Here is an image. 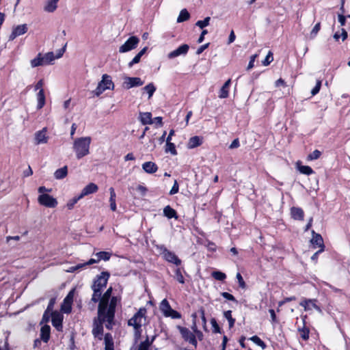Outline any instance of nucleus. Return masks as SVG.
Returning <instances> with one entry per match:
<instances>
[{
  "label": "nucleus",
  "mask_w": 350,
  "mask_h": 350,
  "mask_svg": "<svg viewBox=\"0 0 350 350\" xmlns=\"http://www.w3.org/2000/svg\"><path fill=\"white\" fill-rule=\"evenodd\" d=\"M112 288L109 287L99 301L98 310V317L101 321H107V327H111V321L114 319L116 308L120 303V297L117 296L111 297Z\"/></svg>",
  "instance_id": "f257e3e1"
},
{
  "label": "nucleus",
  "mask_w": 350,
  "mask_h": 350,
  "mask_svg": "<svg viewBox=\"0 0 350 350\" xmlns=\"http://www.w3.org/2000/svg\"><path fill=\"white\" fill-rule=\"evenodd\" d=\"M91 142L92 138L90 137H81L74 139L72 150L78 160L90 154Z\"/></svg>",
  "instance_id": "f03ea898"
},
{
  "label": "nucleus",
  "mask_w": 350,
  "mask_h": 350,
  "mask_svg": "<svg viewBox=\"0 0 350 350\" xmlns=\"http://www.w3.org/2000/svg\"><path fill=\"white\" fill-rule=\"evenodd\" d=\"M109 273L107 271H103L94 281L92 288L94 291L91 301L96 303L100 298L101 291L107 284L109 278Z\"/></svg>",
  "instance_id": "7ed1b4c3"
},
{
  "label": "nucleus",
  "mask_w": 350,
  "mask_h": 350,
  "mask_svg": "<svg viewBox=\"0 0 350 350\" xmlns=\"http://www.w3.org/2000/svg\"><path fill=\"white\" fill-rule=\"evenodd\" d=\"M146 312L145 308H140L128 321V325L133 327L136 337H139L142 334V326L146 321Z\"/></svg>",
  "instance_id": "20e7f679"
},
{
  "label": "nucleus",
  "mask_w": 350,
  "mask_h": 350,
  "mask_svg": "<svg viewBox=\"0 0 350 350\" xmlns=\"http://www.w3.org/2000/svg\"><path fill=\"white\" fill-rule=\"evenodd\" d=\"M114 83L109 75L105 74L102 76V80L98 83L96 88L94 90V94L99 96L107 90H113Z\"/></svg>",
  "instance_id": "39448f33"
},
{
  "label": "nucleus",
  "mask_w": 350,
  "mask_h": 350,
  "mask_svg": "<svg viewBox=\"0 0 350 350\" xmlns=\"http://www.w3.org/2000/svg\"><path fill=\"white\" fill-rule=\"evenodd\" d=\"M159 308L163 315L166 317H171L174 319L181 318V314L171 308L168 301L166 299H164L161 301Z\"/></svg>",
  "instance_id": "423d86ee"
},
{
  "label": "nucleus",
  "mask_w": 350,
  "mask_h": 350,
  "mask_svg": "<svg viewBox=\"0 0 350 350\" xmlns=\"http://www.w3.org/2000/svg\"><path fill=\"white\" fill-rule=\"evenodd\" d=\"M105 323V327L110 329L112 328L113 325L114 324V319L111 321V327H108L107 325L108 321H101L99 317H98V322L95 321L94 327L92 329V334L95 338H97L98 340L103 339V324Z\"/></svg>",
  "instance_id": "0eeeda50"
},
{
  "label": "nucleus",
  "mask_w": 350,
  "mask_h": 350,
  "mask_svg": "<svg viewBox=\"0 0 350 350\" xmlns=\"http://www.w3.org/2000/svg\"><path fill=\"white\" fill-rule=\"evenodd\" d=\"M177 329L179 330L183 338L189 342L190 344L197 347L198 342L196 338V335L192 333L188 328L182 326H177Z\"/></svg>",
  "instance_id": "6e6552de"
},
{
  "label": "nucleus",
  "mask_w": 350,
  "mask_h": 350,
  "mask_svg": "<svg viewBox=\"0 0 350 350\" xmlns=\"http://www.w3.org/2000/svg\"><path fill=\"white\" fill-rule=\"evenodd\" d=\"M66 44L57 51L56 55H55L53 52H48L42 55L44 65L52 64L55 59L62 57L66 51Z\"/></svg>",
  "instance_id": "1a4fd4ad"
},
{
  "label": "nucleus",
  "mask_w": 350,
  "mask_h": 350,
  "mask_svg": "<svg viewBox=\"0 0 350 350\" xmlns=\"http://www.w3.org/2000/svg\"><path fill=\"white\" fill-rule=\"evenodd\" d=\"M139 42V38L137 36L130 37L120 48V53H126L135 49Z\"/></svg>",
  "instance_id": "9d476101"
},
{
  "label": "nucleus",
  "mask_w": 350,
  "mask_h": 350,
  "mask_svg": "<svg viewBox=\"0 0 350 350\" xmlns=\"http://www.w3.org/2000/svg\"><path fill=\"white\" fill-rule=\"evenodd\" d=\"M317 300L316 299H306L303 298L299 303V305L304 308L305 311H310L312 309H315L319 313L322 312V310L317 304Z\"/></svg>",
  "instance_id": "9b49d317"
},
{
  "label": "nucleus",
  "mask_w": 350,
  "mask_h": 350,
  "mask_svg": "<svg viewBox=\"0 0 350 350\" xmlns=\"http://www.w3.org/2000/svg\"><path fill=\"white\" fill-rule=\"evenodd\" d=\"M38 202L46 207L54 208L57 205L55 198L49 194H41L38 198Z\"/></svg>",
  "instance_id": "f8f14e48"
},
{
  "label": "nucleus",
  "mask_w": 350,
  "mask_h": 350,
  "mask_svg": "<svg viewBox=\"0 0 350 350\" xmlns=\"http://www.w3.org/2000/svg\"><path fill=\"white\" fill-rule=\"evenodd\" d=\"M75 295V289L71 290L66 297L64 298L62 305V310L66 314H68L72 310V304L73 302Z\"/></svg>",
  "instance_id": "ddd939ff"
},
{
  "label": "nucleus",
  "mask_w": 350,
  "mask_h": 350,
  "mask_svg": "<svg viewBox=\"0 0 350 350\" xmlns=\"http://www.w3.org/2000/svg\"><path fill=\"white\" fill-rule=\"evenodd\" d=\"M144 84V81L139 77H125L123 81V87L127 90L133 87L141 86Z\"/></svg>",
  "instance_id": "4468645a"
},
{
  "label": "nucleus",
  "mask_w": 350,
  "mask_h": 350,
  "mask_svg": "<svg viewBox=\"0 0 350 350\" xmlns=\"http://www.w3.org/2000/svg\"><path fill=\"white\" fill-rule=\"evenodd\" d=\"M189 46L187 44H183L178 47L176 49L171 51L167 54L169 59H174L180 55H186L189 51Z\"/></svg>",
  "instance_id": "2eb2a0df"
},
{
  "label": "nucleus",
  "mask_w": 350,
  "mask_h": 350,
  "mask_svg": "<svg viewBox=\"0 0 350 350\" xmlns=\"http://www.w3.org/2000/svg\"><path fill=\"white\" fill-rule=\"evenodd\" d=\"M27 25L26 24L19 25L14 27L12 33L9 37L10 40H14L16 37L25 34L27 31Z\"/></svg>",
  "instance_id": "dca6fc26"
},
{
  "label": "nucleus",
  "mask_w": 350,
  "mask_h": 350,
  "mask_svg": "<svg viewBox=\"0 0 350 350\" xmlns=\"http://www.w3.org/2000/svg\"><path fill=\"white\" fill-rule=\"evenodd\" d=\"M62 321L63 316L58 312H52L51 313V321L53 327L56 328L57 331L62 329Z\"/></svg>",
  "instance_id": "f3484780"
},
{
  "label": "nucleus",
  "mask_w": 350,
  "mask_h": 350,
  "mask_svg": "<svg viewBox=\"0 0 350 350\" xmlns=\"http://www.w3.org/2000/svg\"><path fill=\"white\" fill-rule=\"evenodd\" d=\"M46 133L47 129L44 127L35 133L36 144L38 145L41 144H46L48 142L49 137L46 135Z\"/></svg>",
  "instance_id": "a211bd4d"
},
{
  "label": "nucleus",
  "mask_w": 350,
  "mask_h": 350,
  "mask_svg": "<svg viewBox=\"0 0 350 350\" xmlns=\"http://www.w3.org/2000/svg\"><path fill=\"white\" fill-rule=\"evenodd\" d=\"M111 256V254L108 252H99L96 254V256H97V259L91 258L88 262H86V264L91 265L92 264L98 262L100 260H109L110 257Z\"/></svg>",
  "instance_id": "6ab92c4d"
},
{
  "label": "nucleus",
  "mask_w": 350,
  "mask_h": 350,
  "mask_svg": "<svg viewBox=\"0 0 350 350\" xmlns=\"http://www.w3.org/2000/svg\"><path fill=\"white\" fill-rule=\"evenodd\" d=\"M163 256L165 259L172 263L175 264L176 265H180L181 263V260L178 258V256L174 253L166 249L164 250L163 252Z\"/></svg>",
  "instance_id": "aec40b11"
},
{
  "label": "nucleus",
  "mask_w": 350,
  "mask_h": 350,
  "mask_svg": "<svg viewBox=\"0 0 350 350\" xmlns=\"http://www.w3.org/2000/svg\"><path fill=\"white\" fill-rule=\"evenodd\" d=\"M312 238L311 239V243L314 248H317V247L321 248H325V245L323 243V240L321 234L316 233L314 230L312 231Z\"/></svg>",
  "instance_id": "412c9836"
},
{
  "label": "nucleus",
  "mask_w": 350,
  "mask_h": 350,
  "mask_svg": "<svg viewBox=\"0 0 350 350\" xmlns=\"http://www.w3.org/2000/svg\"><path fill=\"white\" fill-rule=\"evenodd\" d=\"M98 189V186L94 183H89L88 185H86L83 190L81 191V193L79 194V198H83L85 196H88L91 193H94L96 192Z\"/></svg>",
  "instance_id": "4be33fe9"
},
{
  "label": "nucleus",
  "mask_w": 350,
  "mask_h": 350,
  "mask_svg": "<svg viewBox=\"0 0 350 350\" xmlns=\"http://www.w3.org/2000/svg\"><path fill=\"white\" fill-rule=\"evenodd\" d=\"M202 137L200 136L192 137L189 139V142L187 143V148L189 149L195 148L202 144Z\"/></svg>",
  "instance_id": "5701e85b"
},
{
  "label": "nucleus",
  "mask_w": 350,
  "mask_h": 350,
  "mask_svg": "<svg viewBox=\"0 0 350 350\" xmlns=\"http://www.w3.org/2000/svg\"><path fill=\"white\" fill-rule=\"evenodd\" d=\"M142 169L148 174H153L158 170L157 165L152 161H147L142 164Z\"/></svg>",
  "instance_id": "b1692460"
},
{
  "label": "nucleus",
  "mask_w": 350,
  "mask_h": 350,
  "mask_svg": "<svg viewBox=\"0 0 350 350\" xmlns=\"http://www.w3.org/2000/svg\"><path fill=\"white\" fill-rule=\"evenodd\" d=\"M59 0H46L44 10L46 12H53L57 8Z\"/></svg>",
  "instance_id": "393cba45"
},
{
  "label": "nucleus",
  "mask_w": 350,
  "mask_h": 350,
  "mask_svg": "<svg viewBox=\"0 0 350 350\" xmlns=\"http://www.w3.org/2000/svg\"><path fill=\"white\" fill-rule=\"evenodd\" d=\"M139 120L144 125L152 124L154 122L152 119V114L150 112H142L139 113Z\"/></svg>",
  "instance_id": "a878e982"
},
{
  "label": "nucleus",
  "mask_w": 350,
  "mask_h": 350,
  "mask_svg": "<svg viewBox=\"0 0 350 350\" xmlns=\"http://www.w3.org/2000/svg\"><path fill=\"white\" fill-rule=\"evenodd\" d=\"M292 217L297 220H303L304 217V211L299 207H293L291 209Z\"/></svg>",
  "instance_id": "bb28decb"
},
{
  "label": "nucleus",
  "mask_w": 350,
  "mask_h": 350,
  "mask_svg": "<svg viewBox=\"0 0 350 350\" xmlns=\"http://www.w3.org/2000/svg\"><path fill=\"white\" fill-rule=\"evenodd\" d=\"M50 326L45 325L41 327L40 338L44 342H47L50 338Z\"/></svg>",
  "instance_id": "cd10ccee"
},
{
  "label": "nucleus",
  "mask_w": 350,
  "mask_h": 350,
  "mask_svg": "<svg viewBox=\"0 0 350 350\" xmlns=\"http://www.w3.org/2000/svg\"><path fill=\"white\" fill-rule=\"evenodd\" d=\"M105 350H113V340L111 334L107 333L104 337Z\"/></svg>",
  "instance_id": "c85d7f7f"
},
{
  "label": "nucleus",
  "mask_w": 350,
  "mask_h": 350,
  "mask_svg": "<svg viewBox=\"0 0 350 350\" xmlns=\"http://www.w3.org/2000/svg\"><path fill=\"white\" fill-rule=\"evenodd\" d=\"M163 215L168 219L175 218L177 219V213L174 209L170 206L167 205L163 208Z\"/></svg>",
  "instance_id": "c756f323"
},
{
  "label": "nucleus",
  "mask_w": 350,
  "mask_h": 350,
  "mask_svg": "<svg viewBox=\"0 0 350 350\" xmlns=\"http://www.w3.org/2000/svg\"><path fill=\"white\" fill-rule=\"evenodd\" d=\"M36 97H37V101H38L37 109H40L45 105V100L46 99H45V95H44V90H40L38 92V94L36 95Z\"/></svg>",
  "instance_id": "7c9ffc66"
},
{
  "label": "nucleus",
  "mask_w": 350,
  "mask_h": 350,
  "mask_svg": "<svg viewBox=\"0 0 350 350\" xmlns=\"http://www.w3.org/2000/svg\"><path fill=\"white\" fill-rule=\"evenodd\" d=\"M147 49V47L142 49L129 63V67L131 68L134 64L139 63L142 55L146 52Z\"/></svg>",
  "instance_id": "2f4dec72"
},
{
  "label": "nucleus",
  "mask_w": 350,
  "mask_h": 350,
  "mask_svg": "<svg viewBox=\"0 0 350 350\" xmlns=\"http://www.w3.org/2000/svg\"><path fill=\"white\" fill-rule=\"evenodd\" d=\"M68 174V168L67 166H64L63 167H61L59 169H57L55 173L54 176L56 179H62L65 178L67 176Z\"/></svg>",
  "instance_id": "473e14b6"
},
{
  "label": "nucleus",
  "mask_w": 350,
  "mask_h": 350,
  "mask_svg": "<svg viewBox=\"0 0 350 350\" xmlns=\"http://www.w3.org/2000/svg\"><path fill=\"white\" fill-rule=\"evenodd\" d=\"M30 64L32 68L44 66V64L43 62L42 55L41 53H38L36 57L31 60Z\"/></svg>",
  "instance_id": "72a5a7b5"
},
{
  "label": "nucleus",
  "mask_w": 350,
  "mask_h": 350,
  "mask_svg": "<svg viewBox=\"0 0 350 350\" xmlns=\"http://www.w3.org/2000/svg\"><path fill=\"white\" fill-rule=\"evenodd\" d=\"M109 192H110V208L113 211H115L116 210V193L114 191V189L113 187L109 188Z\"/></svg>",
  "instance_id": "f704fd0d"
},
{
  "label": "nucleus",
  "mask_w": 350,
  "mask_h": 350,
  "mask_svg": "<svg viewBox=\"0 0 350 350\" xmlns=\"http://www.w3.org/2000/svg\"><path fill=\"white\" fill-rule=\"evenodd\" d=\"M190 17V14L186 9H183L177 18V23H182L187 21Z\"/></svg>",
  "instance_id": "c9c22d12"
},
{
  "label": "nucleus",
  "mask_w": 350,
  "mask_h": 350,
  "mask_svg": "<svg viewBox=\"0 0 350 350\" xmlns=\"http://www.w3.org/2000/svg\"><path fill=\"white\" fill-rule=\"evenodd\" d=\"M154 339V337H153L151 340H149L148 337H147L146 339L144 341L142 342L139 344L138 349H139V350H148L149 347L152 343Z\"/></svg>",
  "instance_id": "e433bc0d"
},
{
  "label": "nucleus",
  "mask_w": 350,
  "mask_h": 350,
  "mask_svg": "<svg viewBox=\"0 0 350 350\" xmlns=\"http://www.w3.org/2000/svg\"><path fill=\"white\" fill-rule=\"evenodd\" d=\"M224 317L228 320L229 323V327L232 328L235 323V319L232 317V311L227 310L224 312Z\"/></svg>",
  "instance_id": "4c0bfd02"
},
{
  "label": "nucleus",
  "mask_w": 350,
  "mask_h": 350,
  "mask_svg": "<svg viewBox=\"0 0 350 350\" xmlns=\"http://www.w3.org/2000/svg\"><path fill=\"white\" fill-rule=\"evenodd\" d=\"M144 90L148 93V98H150L156 91V88L152 83H150L144 88Z\"/></svg>",
  "instance_id": "58836bf2"
},
{
  "label": "nucleus",
  "mask_w": 350,
  "mask_h": 350,
  "mask_svg": "<svg viewBox=\"0 0 350 350\" xmlns=\"http://www.w3.org/2000/svg\"><path fill=\"white\" fill-rule=\"evenodd\" d=\"M250 340L258 346L260 347L262 349H265L267 347L266 344L257 336H254L250 338Z\"/></svg>",
  "instance_id": "ea45409f"
},
{
  "label": "nucleus",
  "mask_w": 350,
  "mask_h": 350,
  "mask_svg": "<svg viewBox=\"0 0 350 350\" xmlns=\"http://www.w3.org/2000/svg\"><path fill=\"white\" fill-rule=\"evenodd\" d=\"M165 152H170L173 155L177 154V151L176 150L175 145L170 142H166L165 145Z\"/></svg>",
  "instance_id": "a19ab883"
},
{
  "label": "nucleus",
  "mask_w": 350,
  "mask_h": 350,
  "mask_svg": "<svg viewBox=\"0 0 350 350\" xmlns=\"http://www.w3.org/2000/svg\"><path fill=\"white\" fill-rule=\"evenodd\" d=\"M298 170L301 174L306 175H310L314 172L313 170L308 165L299 166Z\"/></svg>",
  "instance_id": "79ce46f5"
},
{
  "label": "nucleus",
  "mask_w": 350,
  "mask_h": 350,
  "mask_svg": "<svg viewBox=\"0 0 350 350\" xmlns=\"http://www.w3.org/2000/svg\"><path fill=\"white\" fill-rule=\"evenodd\" d=\"M212 276L217 280L224 281L226 278V275L224 273L219 271H213Z\"/></svg>",
  "instance_id": "37998d69"
},
{
  "label": "nucleus",
  "mask_w": 350,
  "mask_h": 350,
  "mask_svg": "<svg viewBox=\"0 0 350 350\" xmlns=\"http://www.w3.org/2000/svg\"><path fill=\"white\" fill-rule=\"evenodd\" d=\"M210 20H211V18L209 16L208 17H206L204 20L202 21H197L196 23V25L198 27H199L201 29H203L204 27H206L209 24V22H210Z\"/></svg>",
  "instance_id": "c03bdc74"
},
{
  "label": "nucleus",
  "mask_w": 350,
  "mask_h": 350,
  "mask_svg": "<svg viewBox=\"0 0 350 350\" xmlns=\"http://www.w3.org/2000/svg\"><path fill=\"white\" fill-rule=\"evenodd\" d=\"M175 278L176 279V280L180 283V284H184L185 283V279H184V277L181 273V271L179 268H177L176 270H175Z\"/></svg>",
  "instance_id": "a18cd8bd"
},
{
  "label": "nucleus",
  "mask_w": 350,
  "mask_h": 350,
  "mask_svg": "<svg viewBox=\"0 0 350 350\" xmlns=\"http://www.w3.org/2000/svg\"><path fill=\"white\" fill-rule=\"evenodd\" d=\"M82 198H79V195L78 196H75V198H73L72 199L70 200L66 206L68 207V208L69 210H71L72 208H73L75 204L79 200H81Z\"/></svg>",
  "instance_id": "49530a36"
},
{
  "label": "nucleus",
  "mask_w": 350,
  "mask_h": 350,
  "mask_svg": "<svg viewBox=\"0 0 350 350\" xmlns=\"http://www.w3.org/2000/svg\"><path fill=\"white\" fill-rule=\"evenodd\" d=\"M87 265H88L86 264V262L79 263L75 266H72V267H69V269L67 270V271L69 273H72V272H75V271H77L79 269H81L85 267Z\"/></svg>",
  "instance_id": "de8ad7c7"
},
{
  "label": "nucleus",
  "mask_w": 350,
  "mask_h": 350,
  "mask_svg": "<svg viewBox=\"0 0 350 350\" xmlns=\"http://www.w3.org/2000/svg\"><path fill=\"white\" fill-rule=\"evenodd\" d=\"M211 325L213 327V331L214 333H221V329H220L219 325L217 324L215 319H214V318L211 319Z\"/></svg>",
  "instance_id": "09e8293b"
},
{
  "label": "nucleus",
  "mask_w": 350,
  "mask_h": 350,
  "mask_svg": "<svg viewBox=\"0 0 350 350\" xmlns=\"http://www.w3.org/2000/svg\"><path fill=\"white\" fill-rule=\"evenodd\" d=\"M321 154V153L319 150H315L308 155V159L309 160H316L320 157Z\"/></svg>",
  "instance_id": "8fccbe9b"
},
{
  "label": "nucleus",
  "mask_w": 350,
  "mask_h": 350,
  "mask_svg": "<svg viewBox=\"0 0 350 350\" xmlns=\"http://www.w3.org/2000/svg\"><path fill=\"white\" fill-rule=\"evenodd\" d=\"M273 60V54L271 51L268 53L265 59L262 62L264 66H268Z\"/></svg>",
  "instance_id": "3c124183"
},
{
  "label": "nucleus",
  "mask_w": 350,
  "mask_h": 350,
  "mask_svg": "<svg viewBox=\"0 0 350 350\" xmlns=\"http://www.w3.org/2000/svg\"><path fill=\"white\" fill-rule=\"evenodd\" d=\"M320 23H317L310 32L311 38H314L320 30Z\"/></svg>",
  "instance_id": "603ef678"
},
{
  "label": "nucleus",
  "mask_w": 350,
  "mask_h": 350,
  "mask_svg": "<svg viewBox=\"0 0 350 350\" xmlns=\"http://www.w3.org/2000/svg\"><path fill=\"white\" fill-rule=\"evenodd\" d=\"M228 94L229 90L224 87H221V88L219 90V97L220 98H226L228 96Z\"/></svg>",
  "instance_id": "864d4df0"
},
{
  "label": "nucleus",
  "mask_w": 350,
  "mask_h": 350,
  "mask_svg": "<svg viewBox=\"0 0 350 350\" xmlns=\"http://www.w3.org/2000/svg\"><path fill=\"white\" fill-rule=\"evenodd\" d=\"M321 81L317 80L316 85L311 91V94L312 96H314L319 93V92L321 89Z\"/></svg>",
  "instance_id": "5fc2aeb1"
},
{
  "label": "nucleus",
  "mask_w": 350,
  "mask_h": 350,
  "mask_svg": "<svg viewBox=\"0 0 350 350\" xmlns=\"http://www.w3.org/2000/svg\"><path fill=\"white\" fill-rule=\"evenodd\" d=\"M236 278H237V279L238 280L239 286L241 288H245V286H246V284H245V282H244L243 278L242 275H241V273H237V275H236Z\"/></svg>",
  "instance_id": "6e6d98bb"
},
{
  "label": "nucleus",
  "mask_w": 350,
  "mask_h": 350,
  "mask_svg": "<svg viewBox=\"0 0 350 350\" xmlns=\"http://www.w3.org/2000/svg\"><path fill=\"white\" fill-rule=\"evenodd\" d=\"M258 57L257 54H254L250 57V61L248 64V66L247 67V70H249L252 69L254 66V62L256 60V58Z\"/></svg>",
  "instance_id": "4d7b16f0"
},
{
  "label": "nucleus",
  "mask_w": 350,
  "mask_h": 350,
  "mask_svg": "<svg viewBox=\"0 0 350 350\" xmlns=\"http://www.w3.org/2000/svg\"><path fill=\"white\" fill-rule=\"evenodd\" d=\"M300 332H301V338L306 340L308 339L309 338V331L308 329H306V328H303L302 329H299Z\"/></svg>",
  "instance_id": "13d9d810"
},
{
  "label": "nucleus",
  "mask_w": 350,
  "mask_h": 350,
  "mask_svg": "<svg viewBox=\"0 0 350 350\" xmlns=\"http://www.w3.org/2000/svg\"><path fill=\"white\" fill-rule=\"evenodd\" d=\"M178 190H179V186H178V184L177 183L176 180L174 181V185L172 186L170 191V195H174V194H176L178 192Z\"/></svg>",
  "instance_id": "bf43d9fd"
},
{
  "label": "nucleus",
  "mask_w": 350,
  "mask_h": 350,
  "mask_svg": "<svg viewBox=\"0 0 350 350\" xmlns=\"http://www.w3.org/2000/svg\"><path fill=\"white\" fill-rule=\"evenodd\" d=\"M221 295L224 298H225L228 300L237 301L234 297L232 295H231L227 292H223L221 293Z\"/></svg>",
  "instance_id": "052dcab7"
},
{
  "label": "nucleus",
  "mask_w": 350,
  "mask_h": 350,
  "mask_svg": "<svg viewBox=\"0 0 350 350\" xmlns=\"http://www.w3.org/2000/svg\"><path fill=\"white\" fill-rule=\"evenodd\" d=\"M43 85H44V80L43 79H40L39 80L37 83L34 86V90L35 91H37V90H43Z\"/></svg>",
  "instance_id": "680f3d73"
},
{
  "label": "nucleus",
  "mask_w": 350,
  "mask_h": 350,
  "mask_svg": "<svg viewBox=\"0 0 350 350\" xmlns=\"http://www.w3.org/2000/svg\"><path fill=\"white\" fill-rule=\"evenodd\" d=\"M137 191H139L142 196H145L147 192V189L143 185H138L137 187Z\"/></svg>",
  "instance_id": "e2e57ef3"
},
{
  "label": "nucleus",
  "mask_w": 350,
  "mask_h": 350,
  "mask_svg": "<svg viewBox=\"0 0 350 350\" xmlns=\"http://www.w3.org/2000/svg\"><path fill=\"white\" fill-rule=\"evenodd\" d=\"M55 303V299L54 298L51 299L49 302V304H48L46 311H47L49 312H51L53 308Z\"/></svg>",
  "instance_id": "0e129e2a"
},
{
  "label": "nucleus",
  "mask_w": 350,
  "mask_h": 350,
  "mask_svg": "<svg viewBox=\"0 0 350 350\" xmlns=\"http://www.w3.org/2000/svg\"><path fill=\"white\" fill-rule=\"evenodd\" d=\"M209 45V43H206L205 44H203L202 46H200L196 51V54L197 55H200L206 49L208 48Z\"/></svg>",
  "instance_id": "69168bd1"
},
{
  "label": "nucleus",
  "mask_w": 350,
  "mask_h": 350,
  "mask_svg": "<svg viewBox=\"0 0 350 350\" xmlns=\"http://www.w3.org/2000/svg\"><path fill=\"white\" fill-rule=\"evenodd\" d=\"M240 146V144H239V141L238 139H234L231 144L230 145L229 148L230 149H234V148H238L239 146Z\"/></svg>",
  "instance_id": "338daca9"
},
{
  "label": "nucleus",
  "mask_w": 350,
  "mask_h": 350,
  "mask_svg": "<svg viewBox=\"0 0 350 350\" xmlns=\"http://www.w3.org/2000/svg\"><path fill=\"white\" fill-rule=\"evenodd\" d=\"M338 22L340 23L341 26H344L346 22V18L342 14H339L338 16Z\"/></svg>",
  "instance_id": "774afa93"
}]
</instances>
